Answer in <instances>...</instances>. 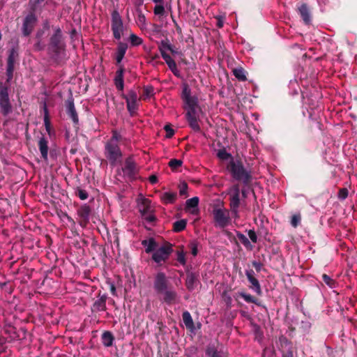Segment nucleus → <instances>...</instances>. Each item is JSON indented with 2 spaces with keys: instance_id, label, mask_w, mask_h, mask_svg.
I'll use <instances>...</instances> for the list:
<instances>
[{
  "instance_id": "f257e3e1",
  "label": "nucleus",
  "mask_w": 357,
  "mask_h": 357,
  "mask_svg": "<svg viewBox=\"0 0 357 357\" xmlns=\"http://www.w3.org/2000/svg\"><path fill=\"white\" fill-rule=\"evenodd\" d=\"M227 194L229 195L230 210L220 206H217L213 209L214 218L219 223L235 222L238 218V208L241 205L238 185H234L229 188Z\"/></svg>"
},
{
  "instance_id": "f03ea898",
  "label": "nucleus",
  "mask_w": 357,
  "mask_h": 357,
  "mask_svg": "<svg viewBox=\"0 0 357 357\" xmlns=\"http://www.w3.org/2000/svg\"><path fill=\"white\" fill-rule=\"evenodd\" d=\"M182 99L183 109L185 112V118L190 127L195 132L200 131L199 123L202 110L198 105L197 98L190 94V90L185 86L183 89Z\"/></svg>"
},
{
  "instance_id": "7ed1b4c3",
  "label": "nucleus",
  "mask_w": 357,
  "mask_h": 357,
  "mask_svg": "<svg viewBox=\"0 0 357 357\" xmlns=\"http://www.w3.org/2000/svg\"><path fill=\"white\" fill-rule=\"evenodd\" d=\"M153 289L159 298L166 304L172 305L176 302L178 294L165 273L158 272L155 274Z\"/></svg>"
},
{
  "instance_id": "20e7f679",
  "label": "nucleus",
  "mask_w": 357,
  "mask_h": 357,
  "mask_svg": "<svg viewBox=\"0 0 357 357\" xmlns=\"http://www.w3.org/2000/svg\"><path fill=\"white\" fill-rule=\"evenodd\" d=\"M121 139V135L116 131H113L112 137L105 144V155L112 165H116L122 157V153L119 147Z\"/></svg>"
},
{
  "instance_id": "39448f33",
  "label": "nucleus",
  "mask_w": 357,
  "mask_h": 357,
  "mask_svg": "<svg viewBox=\"0 0 357 357\" xmlns=\"http://www.w3.org/2000/svg\"><path fill=\"white\" fill-rule=\"evenodd\" d=\"M227 169L231 172L232 176L236 180L241 181L245 183L249 182L250 175L243 166V164L238 160L231 158L227 165Z\"/></svg>"
},
{
  "instance_id": "423d86ee",
  "label": "nucleus",
  "mask_w": 357,
  "mask_h": 357,
  "mask_svg": "<svg viewBox=\"0 0 357 357\" xmlns=\"http://www.w3.org/2000/svg\"><path fill=\"white\" fill-rule=\"evenodd\" d=\"M138 207L144 220L149 222L157 221L158 219L153 214V211L149 199L140 195L137 199Z\"/></svg>"
},
{
  "instance_id": "0eeeda50",
  "label": "nucleus",
  "mask_w": 357,
  "mask_h": 357,
  "mask_svg": "<svg viewBox=\"0 0 357 357\" xmlns=\"http://www.w3.org/2000/svg\"><path fill=\"white\" fill-rule=\"evenodd\" d=\"M111 29L114 38L120 40L123 35L125 27L122 18L117 10H114L112 13Z\"/></svg>"
},
{
  "instance_id": "6e6552de",
  "label": "nucleus",
  "mask_w": 357,
  "mask_h": 357,
  "mask_svg": "<svg viewBox=\"0 0 357 357\" xmlns=\"http://www.w3.org/2000/svg\"><path fill=\"white\" fill-rule=\"evenodd\" d=\"M172 252V245L166 243L153 252L151 258L155 263L161 264L162 262H165L169 259Z\"/></svg>"
},
{
  "instance_id": "1a4fd4ad",
  "label": "nucleus",
  "mask_w": 357,
  "mask_h": 357,
  "mask_svg": "<svg viewBox=\"0 0 357 357\" xmlns=\"http://www.w3.org/2000/svg\"><path fill=\"white\" fill-rule=\"evenodd\" d=\"M0 107L4 116H7L12 110L8 96V89L2 86H0Z\"/></svg>"
},
{
  "instance_id": "9d476101",
  "label": "nucleus",
  "mask_w": 357,
  "mask_h": 357,
  "mask_svg": "<svg viewBox=\"0 0 357 357\" xmlns=\"http://www.w3.org/2000/svg\"><path fill=\"white\" fill-rule=\"evenodd\" d=\"M122 170L128 178H135L138 172V167L132 157H128L126 159Z\"/></svg>"
},
{
  "instance_id": "9b49d317",
  "label": "nucleus",
  "mask_w": 357,
  "mask_h": 357,
  "mask_svg": "<svg viewBox=\"0 0 357 357\" xmlns=\"http://www.w3.org/2000/svg\"><path fill=\"white\" fill-rule=\"evenodd\" d=\"M123 98L126 99L127 108L129 112L132 114L138 108V97L134 91H130L128 95H123Z\"/></svg>"
},
{
  "instance_id": "f8f14e48",
  "label": "nucleus",
  "mask_w": 357,
  "mask_h": 357,
  "mask_svg": "<svg viewBox=\"0 0 357 357\" xmlns=\"http://www.w3.org/2000/svg\"><path fill=\"white\" fill-rule=\"evenodd\" d=\"M245 275L250 283V289L254 291L258 296L262 295V290L259 280L255 277V272L252 269L245 270Z\"/></svg>"
},
{
  "instance_id": "ddd939ff",
  "label": "nucleus",
  "mask_w": 357,
  "mask_h": 357,
  "mask_svg": "<svg viewBox=\"0 0 357 357\" xmlns=\"http://www.w3.org/2000/svg\"><path fill=\"white\" fill-rule=\"evenodd\" d=\"M36 20V17L33 13H30L25 17L22 27L24 36H29L32 32Z\"/></svg>"
},
{
  "instance_id": "4468645a",
  "label": "nucleus",
  "mask_w": 357,
  "mask_h": 357,
  "mask_svg": "<svg viewBox=\"0 0 357 357\" xmlns=\"http://www.w3.org/2000/svg\"><path fill=\"white\" fill-rule=\"evenodd\" d=\"M63 47V45L61 43V33L59 29H57L54 34V36L51 38L50 40V48L54 52H59Z\"/></svg>"
},
{
  "instance_id": "2eb2a0df",
  "label": "nucleus",
  "mask_w": 357,
  "mask_h": 357,
  "mask_svg": "<svg viewBox=\"0 0 357 357\" xmlns=\"http://www.w3.org/2000/svg\"><path fill=\"white\" fill-rule=\"evenodd\" d=\"M198 278V274L195 273L190 271H188L186 273L185 286L188 290L191 291L195 289L199 283Z\"/></svg>"
},
{
  "instance_id": "dca6fc26",
  "label": "nucleus",
  "mask_w": 357,
  "mask_h": 357,
  "mask_svg": "<svg viewBox=\"0 0 357 357\" xmlns=\"http://www.w3.org/2000/svg\"><path fill=\"white\" fill-rule=\"evenodd\" d=\"M107 296L105 294H103L100 296V298L96 300L92 307H91V311L92 312H100V311H105L107 309L106 307V301H107Z\"/></svg>"
},
{
  "instance_id": "f3484780",
  "label": "nucleus",
  "mask_w": 357,
  "mask_h": 357,
  "mask_svg": "<svg viewBox=\"0 0 357 357\" xmlns=\"http://www.w3.org/2000/svg\"><path fill=\"white\" fill-rule=\"evenodd\" d=\"M199 198L197 197H192L186 201L185 211L190 213H197L198 209Z\"/></svg>"
},
{
  "instance_id": "a211bd4d",
  "label": "nucleus",
  "mask_w": 357,
  "mask_h": 357,
  "mask_svg": "<svg viewBox=\"0 0 357 357\" xmlns=\"http://www.w3.org/2000/svg\"><path fill=\"white\" fill-rule=\"evenodd\" d=\"M142 245L145 247V252L148 254L154 252L158 247L157 242L152 237L143 240Z\"/></svg>"
},
{
  "instance_id": "6ab92c4d",
  "label": "nucleus",
  "mask_w": 357,
  "mask_h": 357,
  "mask_svg": "<svg viewBox=\"0 0 357 357\" xmlns=\"http://www.w3.org/2000/svg\"><path fill=\"white\" fill-rule=\"evenodd\" d=\"M182 319L186 328L192 333L195 332V326L190 313L188 311H184L182 314Z\"/></svg>"
},
{
  "instance_id": "aec40b11",
  "label": "nucleus",
  "mask_w": 357,
  "mask_h": 357,
  "mask_svg": "<svg viewBox=\"0 0 357 357\" xmlns=\"http://www.w3.org/2000/svg\"><path fill=\"white\" fill-rule=\"evenodd\" d=\"M48 142L46 139L41 137L38 141V148L42 158L47 161L48 159Z\"/></svg>"
},
{
  "instance_id": "412c9836",
  "label": "nucleus",
  "mask_w": 357,
  "mask_h": 357,
  "mask_svg": "<svg viewBox=\"0 0 357 357\" xmlns=\"http://www.w3.org/2000/svg\"><path fill=\"white\" fill-rule=\"evenodd\" d=\"M127 49V44L121 42L119 43L116 52V61L117 63H120L121 62Z\"/></svg>"
},
{
  "instance_id": "4be33fe9",
  "label": "nucleus",
  "mask_w": 357,
  "mask_h": 357,
  "mask_svg": "<svg viewBox=\"0 0 357 357\" xmlns=\"http://www.w3.org/2000/svg\"><path fill=\"white\" fill-rule=\"evenodd\" d=\"M66 106L68 114L75 123H77L79 119L73 102L72 100H68Z\"/></svg>"
},
{
  "instance_id": "5701e85b",
  "label": "nucleus",
  "mask_w": 357,
  "mask_h": 357,
  "mask_svg": "<svg viewBox=\"0 0 357 357\" xmlns=\"http://www.w3.org/2000/svg\"><path fill=\"white\" fill-rule=\"evenodd\" d=\"M114 337L110 331H105L101 335V341L105 347H111L113 344Z\"/></svg>"
},
{
  "instance_id": "b1692460",
  "label": "nucleus",
  "mask_w": 357,
  "mask_h": 357,
  "mask_svg": "<svg viewBox=\"0 0 357 357\" xmlns=\"http://www.w3.org/2000/svg\"><path fill=\"white\" fill-rule=\"evenodd\" d=\"M176 198V194L174 192H166L160 195L161 201L165 204H172L175 202Z\"/></svg>"
},
{
  "instance_id": "393cba45",
  "label": "nucleus",
  "mask_w": 357,
  "mask_h": 357,
  "mask_svg": "<svg viewBox=\"0 0 357 357\" xmlns=\"http://www.w3.org/2000/svg\"><path fill=\"white\" fill-rule=\"evenodd\" d=\"M238 295L248 303H254L258 306L261 305V303L259 299L249 294H246L245 292H239Z\"/></svg>"
},
{
  "instance_id": "a878e982",
  "label": "nucleus",
  "mask_w": 357,
  "mask_h": 357,
  "mask_svg": "<svg viewBox=\"0 0 357 357\" xmlns=\"http://www.w3.org/2000/svg\"><path fill=\"white\" fill-rule=\"evenodd\" d=\"M115 85L116 88L120 90L123 91V70H119L116 73V75L115 77Z\"/></svg>"
},
{
  "instance_id": "bb28decb",
  "label": "nucleus",
  "mask_w": 357,
  "mask_h": 357,
  "mask_svg": "<svg viewBox=\"0 0 357 357\" xmlns=\"http://www.w3.org/2000/svg\"><path fill=\"white\" fill-rule=\"evenodd\" d=\"M206 355L208 357H221L214 344H208L206 349Z\"/></svg>"
},
{
  "instance_id": "cd10ccee",
  "label": "nucleus",
  "mask_w": 357,
  "mask_h": 357,
  "mask_svg": "<svg viewBox=\"0 0 357 357\" xmlns=\"http://www.w3.org/2000/svg\"><path fill=\"white\" fill-rule=\"evenodd\" d=\"M300 14L303 21L307 24L310 21V16L306 5L303 4L299 8Z\"/></svg>"
},
{
  "instance_id": "c85d7f7f",
  "label": "nucleus",
  "mask_w": 357,
  "mask_h": 357,
  "mask_svg": "<svg viewBox=\"0 0 357 357\" xmlns=\"http://www.w3.org/2000/svg\"><path fill=\"white\" fill-rule=\"evenodd\" d=\"M234 76L240 81H245V72L242 68H238L233 70Z\"/></svg>"
},
{
  "instance_id": "c756f323",
  "label": "nucleus",
  "mask_w": 357,
  "mask_h": 357,
  "mask_svg": "<svg viewBox=\"0 0 357 357\" xmlns=\"http://www.w3.org/2000/svg\"><path fill=\"white\" fill-rule=\"evenodd\" d=\"M238 238L239 241L247 248L251 250L252 248V245L250 243V241L248 238L243 234H237Z\"/></svg>"
},
{
  "instance_id": "7c9ffc66",
  "label": "nucleus",
  "mask_w": 357,
  "mask_h": 357,
  "mask_svg": "<svg viewBox=\"0 0 357 357\" xmlns=\"http://www.w3.org/2000/svg\"><path fill=\"white\" fill-rule=\"evenodd\" d=\"M321 277L323 282L329 287L334 288L335 287V281L333 279H332L329 275L326 274H323Z\"/></svg>"
},
{
  "instance_id": "2f4dec72",
  "label": "nucleus",
  "mask_w": 357,
  "mask_h": 357,
  "mask_svg": "<svg viewBox=\"0 0 357 357\" xmlns=\"http://www.w3.org/2000/svg\"><path fill=\"white\" fill-rule=\"evenodd\" d=\"M171 44L169 43L168 41L162 40L161 41L159 45V50L160 52L161 56H162V54H167L166 52L167 50L171 49Z\"/></svg>"
},
{
  "instance_id": "473e14b6",
  "label": "nucleus",
  "mask_w": 357,
  "mask_h": 357,
  "mask_svg": "<svg viewBox=\"0 0 357 357\" xmlns=\"http://www.w3.org/2000/svg\"><path fill=\"white\" fill-rule=\"evenodd\" d=\"M130 41L132 46H137L142 43L143 40L141 38L134 33H131L130 36Z\"/></svg>"
},
{
  "instance_id": "72a5a7b5",
  "label": "nucleus",
  "mask_w": 357,
  "mask_h": 357,
  "mask_svg": "<svg viewBox=\"0 0 357 357\" xmlns=\"http://www.w3.org/2000/svg\"><path fill=\"white\" fill-rule=\"evenodd\" d=\"M218 157L221 159V160H227V159H229V158H231V155L228 153L225 150L222 149V150H219L218 152Z\"/></svg>"
},
{
  "instance_id": "f704fd0d",
  "label": "nucleus",
  "mask_w": 357,
  "mask_h": 357,
  "mask_svg": "<svg viewBox=\"0 0 357 357\" xmlns=\"http://www.w3.org/2000/svg\"><path fill=\"white\" fill-rule=\"evenodd\" d=\"M189 247L190 248V250H191V253L193 256H196L198 253V249H197V247H198V243L197 241H192L189 244Z\"/></svg>"
},
{
  "instance_id": "c9c22d12",
  "label": "nucleus",
  "mask_w": 357,
  "mask_h": 357,
  "mask_svg": "<svg viewBox=\"0 0 357 357\" xmlns=\"http://www.w3.org/2000/svg\"><path fill=\"white\" fill-rule=\"evenodd\" d=\"M178 188H179V193L181 195L187 196L188 185L185 182L181 183L178 186Z\"/></svg>"
},
{
  "instance_id": "e433bc0d",
  "label": "nucleus",
  "mask_w": 357,
  "mask_h": 357,
  "mask_svg": "<svg viewBox=\"0 0 357 357\" xmlns=\"http://www.w3.org/2000/svg\"><path fill=\"white\" fill-rule=\"evenodd\" d=\"M177 260L182 265L185 264L186 261H185V253L183 250L177 251Z\"/></svg>"
},
{
  "instance_id": "4c0bfd02",
  "label": "nucleus",
  "mask_w": 357,
  "mask_h": 357,
  "mask_svg": "<svg viewBox=\"0 0 357 357\" xmlns=\"http://www.w3.org/2000/svg\"><path fill=\"white\" fill-rule=\"evenodd\" d=\"M181 165L182 161L176 159L171 160L169 162V167H171L172 169H176L178 167L181 166Z\"/></svg>"
},
{
  "instance_id": "58836bf2",
  "label": "nucleus",
  "mask_w": 357,
  "mask_h": 357,
  "mask_svg": "<svg viewBox=\"0 0 357 357\" xmlns=\"http://www.w3.org/2000/svg\"><path fill=\"white\" fill-rule=\"evenodd\" d=\"M168 67L169 68V69L171 70V71L173 73V74L175 76H176V77L180 76V72L177 68L176 63L175 61L174 63H172V64L169 65Z\"/></svg>"
},
{
  "instance_id": "ea45409f",
  "label": "nucleus",
  "mask_w": 357,
  "mask_h": 357,
  "mask_svg": "<svg viewBox=\"0 0 357 357\" xmlns=\"http://www.w3.org/2000/svg\"><path fill=\"white\" fill-rule=\"evenodd\" d=\"M165 13V8L162 5H157L154 8V13L157 15H162Z\"/></svg>"
},
{
  "instance_id": "a19ab883",
  "label": "nucleus",
  "mask_w": 357,
  "mask_h": 357,
  "mask_svg": "<svg viewBox=\"0 0 357 357\" xmlns=\"http://www.w3.org/2000/svg\"><path fill=\"white\" fill-rule=\"evenodd\" d=\"M153 93V89L151 86L145 87L144 89V98L151 96Z\"/></svg>"
},
{
  "instance_id": "79ce46f5",
  "label": "nucleus",
  "mask_w": 357,
  "mask_h": 357,
  "mask_svg": "<svg viewBox=\"0 0 357 357\" xmlns=\"http://www.w3.org/2000/svg\"><path fill=\"white\" fill-rule=\"evenodd\" d=\"M44 123H45V126L47 132H48L49 135H50L51 134V125H50V121L49 120L47 114H46L45 116Z\"/></svg>"
},
{
  "instance_id": "37998d69",
  "label": "nucleus",
  "mask_w": 357,
  "mask_h": 357,
  "mask_svg": "<svg viewBox=\"0 0 357 357\" xmlns=\"http://www.w3.org/2000/svg\"><path fill=\"white\" fill-rule=\"evenodd\" d=\"M45 0H30L29 3L33 10H36L38 4L43 2Z\"/></svg>"
},
{
  "instance_id": "c03bdc74",
  "label": "nucleus",
  "mask_w": 357,
  "mask_h": 357,
  "mask_svg": "<svg viewBox=\"0 0 357 357\" xmlns=\"http://www.w3.org/2000/svg\"><path fill=\"white\" fill-rule=\"evenodd\" d=\"M348 196V190L346 188H342L338 193V197L344 199Z\"/></svg>"
},
{
  "instance_id": "a18cd8bd",
  "label": "nucleus",
  "mask_w": 357,
  "mask_h": 357,
  "mask_svg": "<svg viewBox=\"0 0 357 357\" xmlns=\"http://www.w3.org/2000/svg\"><path fill=\"white\" fill-rule=\"evenodd\" d=\"M248 236H249V238H250V240L253 242V243H256L257 241V234L255 233V231L252 229H250L249 231H248Z\"/></svg>"
},
{
  "instance_id": "49530a36",
  "label": "nucleus",
  "mask_w": 357,
  "mask_h": 357,
  "mask_svg": "<svg viewBox=\"0 0 357 357\" xmlns=\"http://www.w3.org/2000/svg\"><path fill=\"white\" fill-rule=\"evenodd\" d=\"M162 59L165 61L167 66L174 62V59L168 54H162Z\"/></svg>"
},
{
  "instance_id": "de8ad7c7",
  "label": "nucleus",
  "mask_w": 357,
  "mask_h": 357,
  "mask_svg": "<svg viewBox=\"0 0 357 357\" xmlns=\"http://www.w3.org/2000/svg\"><path fill=\"white\" fill-rule=\"evenodd\" d=\"M165 131L167 132L166 137L167 138H170V137H172L174 135V130L172 128H170L169 126H165Z\"/></svg>"
},
{
  "instance_id": "09e8293b",
  "label": "nucleus",
  "mask_w": 357,
  "mask_h": 357,
  "mask_svg": "<svg viewBox=\"0 0 357 357\" xmlns=\"http://www.w3.org/2000/svg\"><path fill=\"white\" fill-rule=\"evenodd\" d=\"M113 237H114V243L116 245L117 247L119 246V238L118 236L117 229H114L112 231Z\"/></svg>"
},
{
  "instance_id": "8fccbe9b",
  "label": "nucleus",
  "mask_w": 357,
  "mask_h": 357,
  "mask_svg": "<svg viewBox=\"0 0 357 357\" xmlns=\"http://www.w3.org/2000/svg\"><path fill=\"white\" fill-rule=\"evenodd\" d=\"M252 264L253 267L255 268V270L257 272H260L261 271V268L263 266V264L261 262L257 261H253L252 262Z\"/></svg>"
},
{
  "instance_id": "3c124183",
  "label": "nucleus",
  "mask_w": 357,
  "mask_h": 357,
  "mask_svg": "<svg viewBox=\"0 0 357 357\" xmlns=\"http://www.w3.org/2000/svg\"><path fill=\"white\" fill-rule=\"evenodd\" d=\"M174 228L173 230L175 232H180L185 229L186 225H173Z\"/></svg>"
},
{
  "instance_id": "603ef678",
  "label": "nucleus",
  "mask_w": 357,
  "mask_h": 357,
  "mask_svg": "<svg viewBox=\"0 0 357 357\" xmlns=\"http://www.w3.org/2000/svg\"><path fill=\"white\" fill-rule=\"evenodd\" d=\"M77 194H78L79 197L82 200H84V199H87V197H88V194L85 190H79Z\"/></svg>"
},
{
  "instance_id": "864d4df0",
  "label": "nucleus",
  "mask_w": 357,
  "mask_h": 357,
  "mask_svg": "<svg viewBox=\"0 0 357 357\" xmlns=\"http://www.w3.org/2000/svg\"><path fill=\"white\" fill-rule=\"evenodd\" d=\"M282 357H294L293 351L291 349L282 352Z\"/></svg>"
},
{
  "instance_id": "5fc2aeb1",
  "label": "nucleus",
  "mask_w": 357,
  "mask_h": 357,
  "mask_svg": "<svg viewBox=\"0 0 357 357\" xmlns=\"http://www.w3.org/2000/svg\"><path fill=\"white\" fill-rule=\"evenodd\" d=\"M301 215L300 214H294L293 216H292V218H291V223H298L301 221Z\"/></svg>"
},
{
  "instance_id": "6e6d98bb",
  "label": "nucleus",
  "mask_w": 357,
  "mask_h": 357,
  "mask_svg": "<svg viewBox=\"0 0 357 357\" xmlns=\"http://www.w3.org/2000/svg\"><path fill=\"white\" fill-rule=\"evenodd\" d=\"M80 213H81L82 215H83V216L88 215L89 213V207L84 206V207L82 208Z\"/></svg>"
},
{
  "instance_id": "4d7b16f0",
  "label": "nucleus",
  "mask_w": 357,
  "mask_h": 357,
  "mask_svg": "<svg viewBox=\"0 0 357 357\" xmlns=\"http://www.w3.org/2000/svg\"><path fill=\"white\" fill-rule=\"evenodd\" d=\"M145 21H146L145 16L143 14L139 13L138 15V22L139 23H141L142 25H144L145 24Z\"/></svg>"
},
{
  "instance_id": "13d9d810",
  "label": "nucleus",
  "mask_w": 357,
  "mask_h": 357,
  "mask_svg": "<svg viewBox=\"0 0 357 357\" xmlns=\"http://www.w3.org/2000/svg\"><path fill=\"white\" fill-rule=\"evenodd\" d=\"M149 180L152 184L156 183L158 182V178L154 174L151 175L149 178Z\"/></svg>"
},
{
  "instance_id": "bf43d9fd",
  "label": "nucleus",
  "mask_w": 357,
  "mask_h": 357,
  "mask_svg": "<svg viewBox=\"0 0 357 357\" xmlns=\"http://www.w3.org/2000/svg\"><path fill=\"white\" fill-rule=\"evenodd\" d=\"M217 20H218V22H217V26L220 28L222 27L223 26V23H224V21H223V19L221 17H216Z\"/></svg>"
},
{
  "instance_id": "052dcab7",
  "label": "nucleus",
  "mask_w": 357,
  "mask_h": 357,
  "mask_svg": "<svg viewBox=\"0 0 357 357\" xmlns=\"http://www.w3.org/2000/svg\"><path fill=\"white\" fill-rule=\"evenodd\" d=\"M110 291L112 295H116V287L114 284H110Z\"/></svg>"
},
{
  "instance_id": "680f3d73",
  "label": "nucleus",
  "mask_w": 357,
  "mask_h": 357,
  "mask_svg": "<svg viewBox=\"0 0 357 357\" xmlns=\"http://www.w3.org/2000/svg\"><path fill=\"white\" fill-rule=\"evenodd\" d=\"M6 343V338L3 337H0V349Z\"/></svg>"
},
{
  "instance_id": "e2e57ef3",
  "label": "nucleus",
  "mask_w": 357,
  "mask_h": 357,
  "mask_svg": "<svg viewBox=\"0 0 357 357\" xmlns=\"http://www.w3.org/2000/svg\"><path fill=\"white\" fill-rule=\"evenodd\" d=\"M8 63H9V67H8V71H12V61H11V57L10 56L8 59Z\"/></svg>"
},
{
  "instance_id": "0e129e2a",
  "label": "nucleus",
  "mask_w": 357,
  "mask_h": 357,
  "mask_svg": "<svg viewBox=\"0 0 357 357\" xmlns=\"http://www.w3.org/2000/svg\"><path fill=\"white\" fill-rule=\"evenodd\" d=\"M101 226H102V229H105L106 230L108 237L110 236L109 231H108V228L106 227L107 225L102 224V225H101Z\"/></svg>"
},
{
  "instance_id": "69168bd1",
  "label": "nucleus",
  "mask_w": 357,
  "mask_h": 357,
  "mask_svg": "<svg viewBox=\"0 0 357 357\" xmlns=\"http://www.w3.org/2000/svg\"><path fill=\"white\" fill-rule=\"evenodd\" d=\"M170 51L172 54H176V51L174 49V47L171 45V49L168 50Z\"/></svg>"
},
{
  "instance_id": "338daca9",
  "label": "nucleus",
  "mask_w": 357,
  "mask_h": 357,
  "mask_svg": "<svg viewBox=\"0 0 357 357\" xmlns=\"http://www.w3.org/2000/svg\"><path fill=\"white\" fill-rule=\"evenodd\" d=\"M174 223H181V224H183V223H186V222L184 220H181V221H176Z\"/></svg>"
},
{
  "instance_id": "774afa93",
  "label": "nucleus",
  "mask_w": 357,
  "mask_h": 357,
  "mask_svg": "<svg viewBox=\"0 0 357 357\" xmlns=\"http://www.w3.org/2000/svg\"><path fill=\"white\" fill-rule=\"evenodd\" d=\"M155 3L161 2L162 0H153Z\"/></svg>"
}]
</instances>
